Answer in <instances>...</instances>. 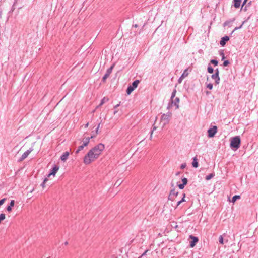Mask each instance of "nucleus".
Here are the masks:
<instances>
[{"mask_svg":"<svg viewBox=\"0 0 258 258\" xmlns=\"http://www.w3.org/2000/svg\"><path fill=\"white\" fill-rule=\"evenodd\" d=\"M15 201L14 200H12L10 202V205L7 207V210L9 212H11L12 211V207L14 206Z\"/></svg>","mask_w":258,"mask_h":258,"instance_id":"nucleus-15","label":"nucleus"},{"mask_svg":"<svg viewBox=\"0 0 258 258\" xmlns=\"http://www.w3.org/2000/svg\"><path fill=\"white\" fill-rule=\"evenodd\" d=\"M117 112V111H115L114 112V114H115Z\"/></svg>","mask_w":258,"mask_h":258,"instance_id":"nucleus-51","label":"nucleus"},{"mask_svg":"<svg viewBox=\"0 0 258 258\" xmlns=\"http://www.w3.org/2000/svg\"><path fill=\"white\" fill-rule=\"evenodd\" d=\"M176 93V90L175 89H174L172 93L171 99H173V98H175Z\"/></svg>","mask_w":258,"mask_h":258,"instance_id":"nucleus-28","label":"nucleus"},{"mask_svg":"<svg viewBox=\"0 0 258 258\" xmlns=\"http://www.w3.org/2000/svg\"><path fill=\"white\" fill-rule=\"evenodd\" d=\"M47 180H48L47 178H45V179L44 180V181H43V183L41 184V186H42L43 187H44V186H45V182H46Z\"/></svg>","mask_w":258,"mask_h":258,"instance_id":"nucleus-35","label":"nucleus"},{"mask_svg":"<svg viewBox=\"0 0 258 258\" xmlns=\"http://www.w3.org/2000/svg\"><path fill=\"white\" fill-rule=\"evenodd\" d=\"M192 166L195 168H197L198 167V159H197L196 157H195L193 158V161L192 162Z\"/></svg>","mask_w":258,"mask_h":258,"instance_id":"nucleus-17","label":"nucleus"},{"mask_svg":"<svg viewBox=\"0 0 258 258\" xmlns=\"http://www.w3.org/2000/svg\"><path fill=\"white\" fill-rule=\"evenodd\" d=\"M233 3L234 7L236 8H238L240 6L241 0H234Z\"/></svg>","mask_w":258,"mask_h":258,"instance_id":"nucleus-16","label":"nucleus"},{"mask_svg":"<svg viewBox=\"0 0 258 258\" xmlns=\"http://www.w3.org/2000/svg\"><path fill=\"white\" fill-rule=\"evenodd\" d=\"M186 163H183L181 165L180 168H181V169H183L186 167Z\"/></svg>","mask_w":258,"mask_h":258,"instance_id":"nucleus-36","label":"nucleus"},{"mask_svg":"<svg viewBox=\"0 0 258 258\" xmlns=\"http://www.w3.org/2000/svg\"><path fill=\"white\" fill-rule=\"evenodd\" d=\"M247 0H244L243 3V4H242V6H243L246 3Z\"/></svg>","mask_w":258,"mask_h":258,"instance_id":"nucleus-43","label":"nucleus"},{"mask_svg":"<svg viewBox=\"0 0 258 258\" xmlns=\"http://www.w3.org/2000/svg\"><path fill=\"white\" fill-rule=\"evenodd\" d=\"M208 72L211 74L213 72V69L211 66H208L207 69Z\"/></svg>","mask_w":258,"mask_h":258,"instance_id":"nucleus-25","label":"nucleus"},{"mask_svg":"<svg viewBox=\"0 0 258 258\" xmlns=\"http://www.w3.org/2000/svg\"><path fill=\"white\" fill-rule=\"evenodd\" d=\"M140 81L138 80H136L134 81L132 83V85L131 86L134 89H135L137 87L138 84H139Z\"/></svg>","mask_w":258,"mask_h":258,"instance_id":"nucleus-18","label":"nucleus"},{"mask_svg":"<svg viewBox=\"0 0 258 258\" xmlns=\"http://www.w3.org/2000/svg\"><path fill=\"white\" fill-rule=\"evenodd\" d=\"M122 182V180L121 179L117 180L115 183L114 186L117 187L119 186L121 184Z\"/></svg>","mask_w":258,"mask_h":258,"instance_id":"nucleus-24","label":"nucleus"},{"mask_svg":"<svg viewBox=\"0 0 258 258\" xmlns=\"http://www.w3.org/2000/svg\"><path fill=\"white\" fill-rule=\"evenodd\" d=\"M219 242L220 244H224V240L222 236H220L219 238Z\"/></svg>","mask_w":258,"mask_h":258,"instance_id":"nucleus-27","label":"nucleus"},{"mask_svg":"<svg viewBox=\"0 0 258 258\" xmlns=\"http://www.w3.org/2000/svg\"><path fill=\"white\" fill-rule=\"evenodd\" d=\"M240 196L239 195H235L233 196L232 198V200L231 201V202L234 203L237 200L240 199Z\"/></svg>","mask_w":258,"mask_h":258,"instance_id":"nucleus-21","label":"nucleus"},{"mask_svg":"<svg viewBox=\"0 0 258 258\" xmlns=\"http://www.w3.org/2000/svg\"><path fill=\"white\" fill-rule=\"evenodd\" d=\"M207 87L210 89V90H212V88H213V85L211 83H209L207 85Z\"/></svg>","mask_w":258,"mask_h":258,"instance_id":"nucleus-32","label":"nucleus"},{"mask_svg":"<svg viewBox=\"0 0 258 258\" xmlns=\"http://www.w3.org/2000/svg\"><path fill=\"white\" fill-rule=\"evenodd\" d=\"M114 66H111L109 69H107L105 74L104 75V76L102 78V81L105 82L106 79L109 76L110 74L112 72L113 68Z\"/></svg>","mask_w":258,"mask_h":258,"instance_id":"nucleus-9","label":"nucleus"},{"mask_svg":"<svg viewBox=\"0 0 258 258\" xmlns=\"http://www.w3.org/2000/svg\"><path fill=\"white\" fill-rule=\"evenodd\" d=\"M220 55H221V56H222V59H223L225 57H224V54L223 52H221Z\"/></svg>","mask_w":258,"mask_h":258,"instance_id":"nucleus-39","label":"nucleus"},{"mask_svg":"<svg viewBox=\"0 0 258 258\" xmlns=\"http://www.w3.org/2000/svg\"><path fill=\"white\" fill-rule=\"evenodd\" d=\"M88 125H89V123H87L85 125V128H87V127L88 126Z\"/></svg>","mask_w":258,"mask_h":258,"instance_id":"nucleus-44","label":"nucleus"},{"mask_svg":"<svg viewBox=\"0 0 258 258\" xmlns=\"http://www.w3.org/2000/svg\"><path fill=\"white\" fill-rule=\"evenodd\" d=\"M69 154L70 152L69 151H66L64 152L60 157L61 160L63 162H65L67 160Z\"/></svg>","mask_w":258,"mask_h":258,"instance_id":"nucleus-13","label":"nucleus"},{"mask_svg":"<svg viewBox=\"0 0 258 258\" xmlns=\"http://www.w3.org/2000/svg\"><path fill=\"white\" fill-rule=\"evenodd\" d=\"M229 40V37L227 36H225L222 37L220 41V44L221 46H224L226 42Z\"/></svg>","mask_w":258,"mask_h":258,"instance_id":"nucleus-12","label":"nucleus"},{"mask_svg":"<svg viewBox=\"0 0 258 258\" xmlns=\"http://www.w3.org/2000/svg\"><path fill=\"white\" fill-rule=\"evenodd\" d=\"M134 26H135V27H138V26H137V24H135Z\"/></svg>","mask_w":258,"mask_h":258,"instance_id":"nucleus-53","label":"nucleus"},{"mask_svg":"<svg viewBox=\"0 0 258 258\" xmlns=\"http://www.w3.org/2000/svg\"><path fill=\"white\" fill-rule=\"evenodd\" d=\"M229 63V62L228 60H225L223 62V66L225 67L227 66Z\"/></svg>","mask_w":258,"mask_h":258,"instance_id":"nucleus-34","label":"nucleus"},{"mask_svg":"<svg viewBox=\"0 0 258 258\" xmlns=\"http://www.w3.org/2000/svg\"><path fill=\"white\" fill-rule=\"evenodd\" d=\"M185 194H183V198H182V199L180 201V202H181L182 203L183 202H184L185 200Z\"/></svg>","mask_w":258,"mask_h":258,"instance_id":"nucleus-37","label":"nucleus"},{"mask_svg":"<svg viewBox=\"0 0 258 258\" xmlns=\"http://www.w3.org/2000/svg\"><path fill=\"white\" fill-rule=\"evenodd\" d=\"M5 219V214L2 213L0 214V221L4 220Z\"/></svg>","mask_w":258,"mask_h":258,"instance_id":"nucleus-30","label":"nucleus"},{"mask_svg":"<svg viewBox=\"0 0 258 258\" xmlns=\"http://www.w3.org/2000/svg\"><path fill=\"white\" fill-rule=\"evenodd\" d=\"M99 126H100V124H98L97 127L96 128L95 133H93L90 137L89 136H88V137L85 136L84 137V138L83 139V144L82 145H87V144L89 143L90 139L93 138V136H94L96 134H97Z\"/></svg>","mask_w":258,"mask_h":258,"instance_id":"nucleus-4","label":"nucleus"},{"mask_svg":"<svg viewBox=\"0 0 258 258\" xmlns=\"http://www.w3.org/2000/svg\"><path fill=\"white\" fill-rule=\"evenodd\" d=\"M215 74H217V75H219V70L218 69H217L216 70H215Z\"/></svg>","mask_w":258,"mask_h":258,"instance_id":"nucleus-40","label":"nucleus"},{"mask_svg":"<svg viewBox=\"0 0 258 258\" xmlns=\"http://www.w3.org/2000/svg\"><path fill=\"white\" fill-rule=\"evenodd\" d=\"M178 192L176 191L175 189H172L169 194L168 199L169 200L174 201L175 198L177 196Z\"/></svg>","mask_w":258,"mask_h":258,"instance_id":"nucleus-8","label":"nucleus"},{"mask_svg":"<svg viewBox=\"0 0 258 258\" xmlns=\"http://www.w3.org/2000/svg\"><path fill=\"white\" fill-rule=\"evenodd\" d=\"M147 252V251H146L142 255V256L145 255L146 253V252Z\"/></svg>","mask_w":258,"mask_h":258,"instance_id":"nucleus-47","label":"nucleus"},{"mask_svg":"<svg viewBox=\"0 0 258 258\" xmlns=\"http://www.w3.org/2000/svg\"><path fill=\"white\" fill-rule=\"evenodd\" d=\"M214 176H215L214 173H211V174H209L208 175H207L205 177V179L206 180H209L211 179L212 178H213Z\"/></svg>","mask_w":258,"mask_h":258,"instance_id":"nucleus-22","label":"nucleus"},{"mask_svg":"<svg viewBox=\"0 0 258 258\" xmlns=\"http://www.w3.org/2000/svg\"><path fill=\"white\" fill-rule=\"evenodd\" d=\"M84 146H80L81 149H83V148H84Z\"/></svg>","mask_w":258,"mask_h":258,"instance_id":"nucleus-49","label":"nucleus"},{"mask_svg":"<svg viewBox=\"0 0 258 258\" xmlns=\"http://www.w3.org/2000/svg\"><path fill=\"white\" fill-rule=\"evenodd\" d=\"M182 79H183V78H181V77H180L178 80L179 83H181Z\"/></svg>","mask_w":258,"mask_h":258,"instance_id":"nucleus-41","label":"nucleus"},{"mask_svg":"<svg viewBox=\"0 0 258 258\" xmlns=\"http://www.w3.org/2000/svg\"><path fill=\"white\" fill-rule=\"evenodd\" d=\"M217 131V127L216 126H213L212 127L208 130V136L211 138L214 136Z\"/></svg>","mask_w":258,"mask_h":258,"instance_id":"nucleus-6","label":"nucleus"},{"mask_svg":"<svg viewBox=\"0 0 258 258\" xmlns=\"http://www.w3.org/2000/svg\"><path fill=\"white\" fill-rule=\"evenodd\" d=\"M64 244L65 245H67L68 244V242L67 241H66L64 243Z\"/></svg>","mask_w":258,"mask_h":258,"instance_id":"nucleus-46","label":"nucleus"},{"mask_svg":"<svg viewBox=\"0 0 258 258\" xmlns=\"http://www.w3.org/2000/svg\"><path fill=\"white\" fill-rule=\"evenodd\" d=\"M119 105H120V104H117L116 105H115V106H114V108H116L118 107Z\"/></svg>","mask_w":258,"mask_h":258,"instance_id":"nucleus-45","label":"nucleus"},{"mask_svg":"<svg viewBox=\"0 0 258 258\" xmlns=\"http://www.w3.org/2000/svg\"><path fill=\"white\" fill-rule=\"evenodd\" d=\"M179 174H180V172H177L176 173V175H179Z\"/></svg>","mask_w":258,"mask_h":258,"instance_id":"nucleus-50","label":"nucleus"},{"mask_svg":"<svg viewBox=\"0 0 258 258\" xmlns=\"http://www.w3.org/2000/svg\"><path fill=\"white\" fill-rule=\"evenodd\" d=\"M179 102H180V99L178 97H175V98H173V99H171L170 102H169V103L167 106V109H169V108L172 107L173 106H175L176 109H178Z\"/></svg>","mask_w":258,"mask_h":258,"instance_id":"nucleus-3","label":"nucleus"},{"mask_svg":"<svg viewBox=\"0 0 258 258\" xmlns=\"http://www.w3.org/2000/svg\"><path fill=\"white\" fill-rule=\"evenodd\" d=\"M178 187L180 189H183L185 187V185L183 183L180 184L178 185Z\"/></svg>","mask_w":258,"mask_h":258,"instance_id":"nucleus-33","label":"nucleus"},{"mask_svg":"<svg viewBox=\"0 0 258 258\" xmlns=\"http://www.w3.org/2000/svg\"><path fill=\"white\" fill-rule=\"evenodd\" d=\"M104 146H94L91 149L84 158V163L89 164L97 158L101 152L104 150Z\"/></svg>","mask_w":258,"mask_h":258,"instance_id":"nucleus-1","label":"nucleus"},{"mask_svg":"<svg viewBox=\"0 0 258 258\" xmlns=\"http://www.w3.org/2000/svg\"><path fill=\"white\" fill-rule=\"evenodd\" d=\"M241 27V26H240V27H236V28L234 29V30H237L239 28H240Z\"/></svg>","mask_w":258,"mask_h":258,"instance_id":"nucleus-48","label":"nucleus"},{"mask_svg":"<svg viewBox=\"0 0 258 258\" xmlns=\"http://www.w3.org/2000/svg\"><path fill=\"white\" fill-rule=\"evenodd\" d=\"M108 101V98L104 97L101 100L100 103L99 104V105L97 107H98L99 106H100L102 105L104 103H105V102H107Z\"/></svg>","mask_w":258,"mask_h":258,"instance_id":"nucleus-19","label":"nucleus"},{"mask_svg":"<svg viewBox=\"0 0 258 258\" xmlns=\"http://www.w3.org/2000/svg\"><path fill=\"white\" fill-rule=\"evenodd\" d=\"M210 62L213 64H214L215 66H217L218 63V61L216 60H215V59H212L211 61H210Z\"/></svg>","mask_w":258,"mask_h":258,"instance_id":"nucleus-29","label":"nucleus"},{"mask_svg":"<svg viewBox=\"0 0 258 258\" xmlns=\"http://www.w3.org/2000/svg\"><path fill=\"white\" fill-rule=\"evenodd\" d=\"M59 167L58 165H55L53 167L51 171L48 174V176L49 177L50 175L54 176L55 175V174L56 173V172L59 170Z\"/></svg>","mask_w":258,"mask_h":258,"instance_id":"nucleus-11","label":"nucleus"},{"mask_svg":"<svg viewBox=\"0 0 258 258\" xmlns=\"http://www.w3.org/2000/svg\"><path fill=\"white\" fill-rule=\"evenodd\" d=\"M188 75V73L187 72V70H184V71L183 72V73H182V74L181 75V78H184L185 77H187Z\"/></svg>","mask_w":258,"mask_h":258,"instance_id":"nucleus-23","label":"nucleus"},{"mask_svg":"<svg viewBox=\"0 0 258 258\" xmlns=\"http://www.w3.org/2000/svg\"><path fill=\"white\" fill-rule=\"evenodd\" d=\"M182 202L180 201H178L177 203V206L179 205Z\"/></svg>","mask_w":258,"mask_h":258,"instance_id":"nucleus-42","label":"nucleus"},{"mask_svg":"<svg viewBox=\"0 0 258 258\" xmlns=\"http://www.w3.org/2000/svg\"><path fill=\"white\" fill-rule=\"evenodd\" d=\"M230 141V145H239L240 144V138L239 136H235L231 138Z\"/></svg>","mask_w":258,"mask_h":258,"instance_id":"nucleus-5","label":"nucleus"},{"mask_svg":"<svg viewBox=\"0 0 258 258\" xmlns=\"http://www.w3.org/2000/svg\"><path fill=\"white\" fill-rule=\"evenodd\" d=\"M239 147L240 146H230V148L232 150L235 151L239 148Z\"/></svg>","mask_w":258,"mask_h":258,"instance_id":"nucleus-31","label":"nucleus"},{"mask_svg":"<svg viewBox=\"0 0 258 258\" xmlns=\"http://www.w3.org/2000/svg\"><path fill=\"white\" fill-rule=\"evenodd\" d=\"M98 145H100V146H102V145H104L103 144H102V143H100L98 144Z\"/></svg>","mask_w":258,"mask_h":258,"instance_id":"nucleus-52","label":"nucleus"},{"mask_svg":"<svg viewBox=\"0 0 258 258\" xmlns=\"http://www.w3.org/2000/svg\"><path fill=\"white\" fill-rule=\"evenodd\" d=\"M212 78L215 80L216 84H218L220 82V78L217 74H213L211 76Z\"/></svg>","mask_w":258,"mask_h":258,"instance_id":"nucleus-14","label":"nucleus"},{"mask_svg":"<svg viewBox=\"0 0 258 258\" xmlns=\"http://www.w3.org/2000/svg\"><path fill=\"white\" fill-rule=\"evenodd\" d=\"M171 113H168L166 114H163L161 117L160 122L159 123V125H157V119L156 120L154 125L153 131H152L151 135L153 133V131L155 130L157 128H159L161 130H162L164 126L169 123L170 117Z\"/></svg>","mask_w":258,"mask_h":258,"instance_id":"nucleus-2","label":"nucleus"},{"mask_svg":"<svg viewBox=\"0 0 258 258\" xmlns=\"http://www.w3.org/2000/svg\"><path fill=\"white\" fill-rule=\"evenodd\" d=\"M5 200H6V199H3L0 200V206H1L2 205H3L4 204Z\"/></svg>","mask_w":258,"mask_h":258,"instance_id":"nucleus-38","label":"nucleus"},{"mask_svg":"<svg viewBox=\"0 0 258 258\" xmlns=\"http://www.w3.org/2000/svg\"><path fill=\"white\" fill-rule=\"evenodd\" d=\"M134 89H134L131 86H128L126 90V93L128 95H130Z\"/></svg>","mask_w":258,"mask_h":258,"instance_id":"nucleus-20","label":"nucleus"},{"mask_svg":"<svg viewBox=\"0 0 258 258\" xmlns=\"http://www.w3.org/2000/svg\"><path fill=\"white\" fill-rule=\"evenodd\" d=\"M33 150L32 148H30L29 149L25 151L21 156V157L18 160V162H22L25 159H26L28 155Z\"/></svg>","mask_w":258,"mask_h":258,"instance_id":"nucleus-7","label":"nucleus"},{"mask_svg":"<svg viewBox=\"0 0 258 258\" xmlns=\"http://www.w3.org/2000/svg\"><path fill=\"white\" fill-rule=\"evenodd\" d=\"M189 238L192 240V241H191L190 243V246L191 247H194L195 246L196 243L198 242V241L199 240L198 238V237H195L192 235L189 236Z\"/></svg>","mask_w":258,"mask_h":258,"instance_id":"nucleus-10","label":"nucleus"},{"mask_svg":"<svg viewBox=\"0 0 258 258\" xmlns=\"http://www.w3.org/2000/svg\"><path fill=\"white\" fill-rule=\"evenodd\" d=\"M182 183L186 185L187 184L188 180L186 178L184 177L182 179Z\"/></svg>","mask_w":258,"mask_h":258,"instance_id":"nucleus-26","label":"nucleus"}]
</instances>
